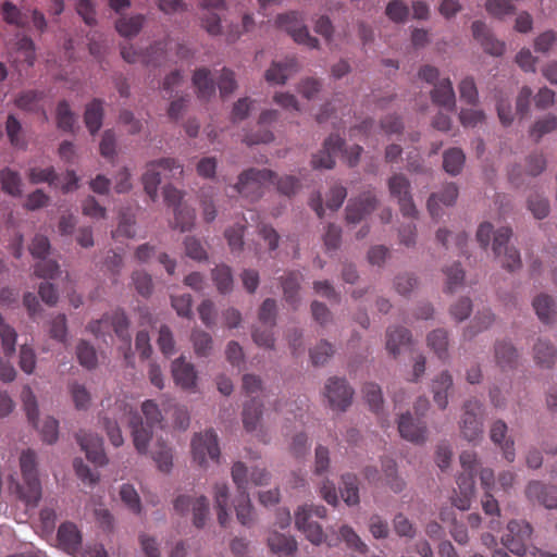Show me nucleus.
<instances>
[{
    "label": "nucleus",
    "instance_id": "f257e3e1",
    "mask_svg": "<svg viewBox=\"0 0 557 557\" xmlns=\"http://www.w3.org/2000/svg\"><path fill=\"white\" fill-rule=\"evenodd\" d=\"M23 483H14V492L27 506L36 507L41 498V484L38 479L36 454L24 450L20 457Z\"/></svg>",
    "mask_w": 557,
    "mask_h": 557
},
{
    "label": "nucleus",
    "instance_id": "f03ea898",
    "mask_svg": "<svg viewBox=\"0 0 557 557\" xmlns=\"http://www.w3.org/2000/svg\"><path fill=\"white\" fill-rule=\"evenodd\" d=\"M344 140L335 134H331L324 141L323 150L312 158V166L314 169H332L335 165V156L344 153L349 166H355L361 156L362 147L359 145L352 146L349 150H344Z\"/></svg>",
    "mask_w": 557,
    "mask_h": 557
},
{
    "label": "nucleus",
    "instance_id": "7ed1b4c3",
    "mask_svg": "<svg viewBox=\"0 0 557 557\" xmlns=\"http://www.w3.org/2000/svg\"><path fill=\"white\" fill-rule=\"evenodd\" d=\"M183 172V165L172 158H163L149 162L143 175L145 191L149 195L151 200H154L158 196V186L161 183L162 173H164L165 177L181 178Z\"/></svg>",
    "mask_w": 557,
    "mask_h": 557
},
{
    "label": "nucleus",
    "instance_id": "20e7f679",
    "mask_svg": "<svg viewBox=\"0 0 557 557\" xmlns=\"http://www.w3.org/2000/svg\"><path fill=\"white\" fill-rule=\"evenodd\" d=\"M275 177L276 174L271 170L250 168L239 174L234 189L242 197L255 202L263 196L265 183L273 182Z\"/></svg>",
    "mask_w": 557,
    "mask_h": 557
},
{
    "label": "nucleus",
    "instance_id": "39448f33",
    "mask_svg": "<svg viewBox=\"0 0 557 557\" xmlns=\"http://www.w3.org/2000/svg\"><path fill=\"white\" fill-rule=\"evenodd\" d=\"M533 529L524 520H511L507 524L506 533L502 536V544L513 555L523 557L531 545Z\"/></svg>",
    "mask_w": 557,
    "mask_h": 557
},
{
    "label": "nucleus",
    "instance_id": "423d86ee",
    "mask_svg": "<svg viewBox=\"0 0 557 557\" xmlns=\"http://www.w3.org/2000/svg\"><path fill=\"white\" fill-rule=\"evenodd\" d=\"M276 24L281 29L287 32L297 44L305 45L311 49L318 48L319 41L309 34L301 13L290 11L280 14L276 17Z\"/></svg>",
    "mask_w": 557,
    "mask_h": 557
},
{
    "label": "nucleus",
    "instance_id": "0eeeda50",
    "mask_svg": "<svg viewBox=\"0 0 557 557\" xmlns=\"http://www.w3.org/2000/svg\"><path fill=\"white\" fill-rule=\"evenodd\" d=\"M460 432L469 442L481 438L483 433V407L478 399L472 398L465 403Z\"/></svg>",
    "mask_w": 557,
    "mask_h": 557
},
{
    "label": "nucleus",
    "instance_id": "6e6552de",
    "mask_svg": "<svg viewBox=\"0 0 557 557\" xmlns=\"http://www.w3.org/2000/svg\"><path fill=\"white\" fill-rule=\"evenodd\" d=\"M120 409H123V413L121 414L120 422H127L132 429L133 443L136 450L139 454H147L148 444L151 438V428L149 425H144L141 417L138 412L133 411L132 408H128L126 404L121 403L119 405Z\"/></svg>",
    "mask_w": 557,
    "mask_h": 557
},
{
    "label": "nucleus",
    "instance_id": "1a4fd4ad",
    "mask_svg": "<svg viewBox=\"0 0 557 557\" xmlns=\"http://www.w3.org/2000/svg\"><path fill=\"white\" fill-rule=\"evenodd\" d=\"M191 453L194 460L199 466H203L208 458L219 461L220 448L215 432L207 430L203 433L196 434L191 440Z\"/></svg>",
    "mask_w": 557,
    "mask_h": 557
},
{
    "label": "nucleus",
    "instance_id": "9d476101",
    "mask_svg": "<svg viewBox=\"0 0 557 557\" xmlns=\"http://www.w3.org/2000/svg\"><path fill=\"white\" fill-rule=\"evenodd\" d=\"M101 324H106V327L112 326V331L116 334V336L129 346V322L124 311L116 310L111 314L106 313L101 319L91 321L87 329L95 336H99L100 334L104 333V331L101 330Z\"/></svg>",
    "mask_w": 557,
    "mask_h": 557
},
{
    "label": "nucleus",
    "instance_id": "9b49d317",
    "mask_svg": "<svg viewBox=\"0 0 557 557\" xmlns=\"http://www.w3.org/2000/svg\"><path fill=\"white\" fill-rule=\"evenodd\" d=\"M295 524L296 528L302 532L306 539L313 545L318 546L323 542H326L329 546L336 545V542L327 540L322 527L318 522L311 520V508L299 507L295 512Z\"/></svg>",
    "mask_w": 557,
    "mask_h": 557
},
{
    "label": "nucleus",
    "instance_id": "f8f14e48",
    "mask_svg": "<svg viewBox=\"0 0 557 557\" xmlns=\"http://www.w3.org/2000/svg\"><path fill=\"white\" fill-rule=\"evenodd\" d=\"M191 508L193 522L197 528H202L209 513V502L206 496L191 497L189 495H180L174 500V509L178 513H186Z\"/></svg>",
    "mask_w": 557,
    "mask_h": 557
},
{
    "label": "nucleus",
    "instance_id": "ddd939ff",
    "mask_svg": "<svg viewBox=\"0 0 557 557\" xmlns=\"http://www.w3.org/2000/svg\"><path fill=\"white\" fill-rule=\"evenodd\" d=\"M388 189L391 195L397 198L403 214L413 218L417 210L410 195V183L406 176L403 174H394L388 180Z\"/></svg>",
    "mask_w": 557,
    "mask_h": 557
},
{
    "label": "nucleus",
    "instance_id": "4468645a",
    "mask_svg": "<svg viewBox=\"0 0 557 557\" xmlns=\"http://www.w3.org/2000/svg\"><path fill=\"white\" fill-rule=\"evenodd\" d=\"M354 391L343 379L331 377L325 385V396L333 409L345 411L351 404Z\"/></svg>",
    "mask_w": 557,
    "mask_h": 557
},
{
    "label": "nucleus",
    "instance_id": "2eb2a0df",
    "mask_svg": "<svg viewBox=\"0 0 557 557\" xmlns=\"http://www.w3.org/2000/svg\"><path fill=\"white\" fill-rule=\"evenodd\" d=\"M76 440L90 462L96 466H103L108 462L103 450L102 438L97 434L82 430L76 434Z\"/></svg>",
    "mask_w": 557,
    "mask_h": 557
},
{
    "label": "nucleus",
    "instance_id": "dca6fc26",
    "mask_svg": "<svg viewBox=\"0 0 557 557\" xmlns=\"http://www.w3.org/2000/svg\"><path fill=\"white\" fill-rule=\"evenodd\" d=\"M398 431L403 438L414 444H423L426 441V424L420 418L414 419L410 412L400 414Z\"/></svg>",
    "mask_w": 557,
    "mask_h": 557
},
{
    "label": "nucleus",
    "instance_id": "f3484780",
    "mask_svg": "<svg viewBox=\"0 0 557 557\" xmlns=\"http://www.w3.org/2000/svg\"><path fill=\"white\" fill-rule=\"evenodd\" d=\"M377 199L371 191L363 193L357 199H352L346 207V220L349 223H358L376 208Z\"/></svg>",
    "mask_w": 557,
    "mask_h": 557
},
{
    "label": "nucleus",
    "instance_id": "a211bd4d",
    "mask_svg": "<svg viewBox=\"0 0 557 557\" xmlns=\"http://www.w3.org/2000/svg\"><path fill=\"white\" fill-rule=\"evenodd\" d=\"M32 256L38 261L35 264L34 272L36 276L44 278H53L59 272L58 263L49 258L51 246H27Z\"/></svg>",
    "mask_w": 557,
    "mask_h": 557
},
{
    "label": "nucleus",
    "instance_id": "6ab92c4d",
    "mask_svg": "<svg viewBox=\"0 0 557 557\" xmlns=\"http://www.w3.org/2000/svg\"><path fill=\"white\" fill-rule=\"evenodd\" d=\"M171 370L177 386L185 391H195L197 372L191 363L186 362L183 357H180L172 362Z\"/></svg>",
    "mask_w": 557,
    "mask_h": 557
},
{
    "label": "nucleus",
    "instance_id": "aec40b11",
    "mask_svg": "<svg viewBox=\"0 0 557 557\" xmlns=\"http://www.w3.org/2000/svg\"><path fill=\"white\" fill-rule=\"evenodd\" d=\"M57 540L61 549L74 556L81 549L83 537L76 524L64 522L58 529Z\"/></svg>",
    "mask_w": 557,
    "mask_h": 557
},
{
    "label": "nucleus",
    "instance_id": "412c9836",
    "mask_svg": "<svg viewBox=\"0 0 557 557\" xmlns=\"http://www.w3.org/2000/svg\"><path fill=\"white\" fill-rule=\"evenodd\" d=\"M525 495L531 502H537L548 509L557 508V488L540 481L528 484Z\"/></svg>",
    "mask_w": 557,
    "mask_h": 557
},
{
    "label": "nucleus",
    "instance_id": "4be33fe9",
    "mask_svg": "<svg viewBox=\"0 0 557 557\" xmlns=\"http://www.w3.org/2000/svg\"><path fill=\"white\" fill-rule=\"evenodd\" d=\"M299 70L298 61L295 57H287L282 62H272L265 72V81L270 84L283 85L287 78Z\"/></svg>",
    "mask_w": 557,
    "mask_h": 557
},
{
    "label": "nucleus",
    "instance_id": "5701e85b",
    "mask_svg": "<svg viewBox=\"0 0 557 557\" xmlns=\"http://www.w3.org/2000/svg\"><path fill=\"white\" fill-rule=\"evenodd\" d=\"M508 426L503 420H496L491 425L490 438L500 447L504 457L508 462H512L516 457L515 442L511 437H507Z\"/></svg>",
    "mask_w": 557,
    "mask_h": 557
},
{
    "label": "nucleus",
    "instance_id": "b1692460",
    "mask_svg": "<svg viewBox=\"0 0 557 557\" xmlns=\"http://www.w3.org/2000/svg\"><path fill=\"white\" fill-rule=\"evenodd\" d=\"M472 34L473 37L481 44L485 52L495 57H499L504 53L505 44L495 39L491 35L485 23L481 21L473 22Z\"/></svg>",
    "mask_w": 557,
    "mask_h": 557
},
{
    "label": "nucleus",
    "instance_id": "393cba45",
    "mask_svg": "<svg viewBox=\"0 0 557 557\" xmlns=\"http://www.w3.org/2000/svg\"><path fill=\"white\" fill-rule=\"evenodd\" d=\"M458 197V188L454 183L446 184L440 193H434L428 199V210L433 218L441 215V203L453 206Z\"/></svg>",
    "mask_w": 557,
    "mask_h": 557
},
{
    "label": "nucleus",
    "instance_id": "a878e982",
    "mask_svg": "<svg viewBox=\"0 0 557 557\" xmlns=\"http://www.w3.org/2000/svg\"><path fill=\"white\" fill-rule=\"evenodd\" d=\"M431 99L434 104L448 111H454L456 108V96L451 81L443 78L437 82L431 90Z\"/></svg>",
    "mask_w": 557,
    "mask_h": 557
},
{
    "label": "nucleus",
    "instance_id": "bb28decb",
    "mask_svg": "<svg viewBox=\"0 0 557 557\" xmlns=\"http://www.w3.org/2000/svg\"><path fill=\"white\" fill-rule=\"evenodd\" d=\"M511 235L512 231L510 227L500 226L499 228L494 230L490 222L481 223L476 231V239L479 244H490L492 239V244H508Z\"/></svg>",
    "mask_w": 557,
    "mask_h": 557
},
{
    "label": "nucleus",
    "instance_id": "cd10ccee",
    "mask_svg": "<svg viewBox=\"0 0 557 557\" xmlns=\"http://www.w3.org/2000/svg\"><path fill=\"white\" fill-rule=\"evenodd\" d=\"M268 546L278 557H290L297 549L298 544L293 536L278 532H272L268 537Z\"/></svg>",
    "mask_w": 557,
    "mask_h": 557
},
{
    "label": "nucleus",
    "instance_id": "c85d7f7f",
    "mask_svg": "<svg viewBox=\"0 0 557 557\" xmlns=\"http://www.w3.org/2000/svg\"><path fill=\"white\" fill-rule=\"evenodd\" d=\"M193 85L196 88L198 98L208 100L215 95L216 84L207 67H199L194 72Z\"/></svg>",
    "mask_w": 557,
    "mask_h": 557
},
{
    "label": "nucleus",
    "instance_id": "c756f323",
    "mask_svg": "<svg viewBox=\"0 0 557 557\" xmlns=\"http://www.w3.org/2000/svg\"><path fill=\"white\" fill-rule=\"evenodd\" d=\"M453 387V377L448 371H443L432 383L435 404L445 409L448 405V391Z\"/></svg>",
    "mask_w": 557,
    "mask_h": 557
},
{
    "label": "nucleus",
    "instance_id": "7c9ffc66",
    "mask_svg": "<svg viewBox=\"0 0 557 557\" xmlns=\"http://www.w3.org/2000/svg\"><path fill=\"white\" fill-rule=\"evenodd\" d=\"M45 98L44 91L39 90H26L21 92L15 98V106L27 112H38L41 111L45 119H47V113L45 109L41 107L40 102Z\"/></svg>",
    "mask_w": 557,
    "mask_h": 557
},
{
    "label": "nucleus",
    "instance_id": "2f4dec72",
    "mask_svg": "<svg viewBox=\"0 0 557 557\" xmlns=\"http://www.w3.org/2000/svg\"><path fill=\"white\" fill-rule=\"evenodd\" d=\"M2 20L11 26L25 29L28 27V15L11 1H4L0 8Z\"/></svg>",
    "mask_w": 557,
    "mask_h": 557
},
{
    "label": "nucleus",
    "instance_id": "473e14b6",
    "mask_svg": "<svg viewBox=\"0 0 557 557\" xmlns=\"http://www.w3.org/2000/svg\"><path fill=\"white\" fill-rule=\"evenodd\" d=\"M492 250L503 268L509 271L520 268V252L517 250L516 246H492Z\"/></svg>",
    "mask_w": 557,
    "mask_h": 557
},
{
    "label": "nucleus",
    "instance_id": "72a5a7b5",
    "mask_svg": "<svg viewBox=\"0 0 557 557\" xmlns=\"http://www.w3.org/2000/svg\"><path fill=\"white\" fill-rule=\"evenodd\" d=\"M518 352L516 348L507 342H498L495 345V359L503 369H513L518 363Z\"/></svg>",
    "mask_w": 557,
    "mask_h": 557
},
{
    "label": "nucleus",
    "instance_id": "f704fd0d",
    "mask_svg": "<svg viewBox=\"0 0 557 557\" xmlns=\"http://www.w3.org/2000/svg\"><path fill=\"white\" fill-rule=\"evenodd\" d=\"M411 341L410 331L405 327L388 329L386 332V349L391 355L396 357L400 352V348Z\"/></svg>",
    "mask_w": 557,
    "mask_h": 557
},
{
    "label": "nucleus",
    "instance_id": "c9c22d12",
    "mask_svg": "<svg viewBox=\"0 0 557 557\" xmlns=\"http://www.w3.org/2000/svg\"><path fill=\"white\" fill-rule=\"evenodd\" d=\"M262 403L256 398L245 404L243 409V423L246 431L253 432L257 430L262 416Z\"/></svg>",
    "mask_w": 557,
    "mask_h": 557
},
{
    "label": "nucleus",
    "instance_id": "e433bc0d",
    "mask_svg": "<svg viewBox=\"0 0 557 557\" xmlns=\"http://www.w3.org/2000/svg\"><path fill=\"white\" fill-rule=\"evenodd\" d=\"M214 503L218 510V520L222 527H226L230 521L228 515V487L225 483H219L214 486Z\"/></svg>",
    "mask_w": 557,
    "mask_h": 557
},
{
    "label": "nucleus",
    "instance_id": "4c0bfd02",
    "mask_svg": "<svg viewBox=\"0 0 557 557\" xmlns=\"http://www.w3.org/2000/svg\"><path fill=\"white\" fill-rule=\"evenodd\" d=\"M428 346L434 351L438 359H448V333L443 329L432 331L428 335Z\"/></svg>",
    "mask_w": 557,
    "mask_h": 557
},
{
    "label": "nucleus",
    "instance_id": "58836bf2",
    "mask_svg": "<svg viewBox=\"0 0 557 557\" xmlns=\"http://www.w3.org/2000/svg\"><path fill=\"white\" fill-rule=\"evenodd\" d=\"M341 496L348 506L359 504L358 478L355 474L346 473L342 475Z\"/></svg>",
    "mask_w": 557,
    "mask_h": 557
},
{
    "label": "nucleus",
    "instance_id": "ea45409f",
    "mask_svg": "<svg viewBox=\"0 0 557 557\" xmlns=\"http://www.w3.org/2000/svg\"><path fill=\"white\" fill-rule=\"evenodd\" d=\"M102 102L99 99H94L89 104H87L84 114L85 124L92 135L100 129L102 125Z\"/></svg>",
    "mask_w": 557,
    "mask_h": 557
},
{
    "label": "nucleus",
    "instance_id": "a19ab883",
    "mask_svg": "<svg viewBox=\"0 0 557 557\" xmlns=\"http://www.w3.org/2000/svg\"><path fill=\"white\" fill-rule=\"evenodd\" d=\"M5 133L11 146L18 149L27 148V141L23 135L22 123L13 114H9L7 117Z\"/></svg>",
    "mask_w": 557,
    "mask_h": 557
},
{
    "label": "nucleus",
    "instance_id": "79ce46f5",
    "mask_svg": "<svg viewBox=\"0 0 557 557\" xmlns=\"http://www.w3.org/2000/svg\"><path fill=\"white\" fill-rule=\"evenodd\" d=\"M144 21L145 16L141 14L121 16L115 23V28L123 37H134L140 32Z\"/></svg>",
    "mask_w": 557,
    "mask_h": 557
},
{
    "label": "nucleus",
    "instance_id": "37998d69",
    "mask_svg": "<svg viewBox=\"0 0 557 557\" xmlns=\"http://www.w3.org/2000/svg\"><path fill=\"white\" fill-rule=\"evenodd\" d=\"M1 188L4 193L18 197L22 194V180L18 172L5 168L0 171Z\"/></svg>",
    "mask_w": 557,
    "mask_h": 557
},
{
    "label": "nucleus",
    "instance_id": "c03bdc74",
    "mask_svg": "<svg viewBox=\"0 0 557 557\" xmlns=\"http://www.w3.org/2000/svg\"><path fill=\"white\" fill-rule=\"evenodd\" d=\"M57 126L63 132H73L76 115L71 110L70 103L66 100H61L57 106L55 112Z\"/></svg>",
    "mask_w": 557,
    "mask_h": 557
},
{
    "label": "nucleus",
    "instance_id": "a18cd8bd",
    "mask_svg": "<svg viewBox=\"0 0 557 557\" xmlns=\"http://www.w3.org/2000/svg\"><path fill=\"white\" fill-rule=\"evenodd\" d=\"M465 153L459 148H450L444 152L443 168L450 175H457L461 172L465 164Z\"/></svg>",
    "mask_w": 557,
    "mask_h": 557
},
{
    "label": "nucleus",
    "instance_id": "49530a36",
    "mask_svg": "<svg viewBox=\"0 0 557 557\" xmlns=\"http://www.w3.org/2000/svg\"><path fill=\"white\" fill-rule=\"evenodd\" d=\"M557 358V351L553 345L547 342L539 341L534 346V359L537 364L544 368H550Z\"/></svg>",
    "mask_w": 557,
    "mask_h": 557
},
{
    "label": "nucleus",
    "instance_id": "de8ad7c7",
    "mask_svg": "<svg viewBox=\"0 0 557 557\" xmlns=\"http://www.w3.org/2000/svg\"><path fill=\"white\" fill-rule=\"evenodd\" d=\"M152 459L162 472H170L173 466L172 449L164 443L158 442L151 453Z\"/></svg>",
    "mask_w": 557,
    "mask_h": 557
},
{
    "label": "nucleus",
    "instance_id": "09e8293b",
    "mask_svg": "<svg viewBox=\"0 0 557 557\" xmlns=\"http://www.w3.org/2000/svg\"><path fill=\"white\" fill-rule=\"evenodd\" d=\"M29 422L40 432L44 442L52 444L58 440L59 422L54 418L47 417L41 422L37 418Z\"/></svg>",
    "mask_w": 557,
    "mask_h": 557
},
{
    "label": "nucleus",
    "instance_id": "8fccbe9b",
    "mask_svg": "<svg viewBox=\"0 0 557 557\" xmlns=\"http://www.w3.org/2000/svg\"><path fill=\"white\" fill-rule=\"evenodd\" d=\"M195 211L187 205H180L174 209V227L181 232L190 231L195 224Z\"/></svg>",
    "mask_w": 557,
    "mask_h": 557
},
{
    "label": "nucleus",
    "instance_id": "3c124183",
    "mask_svg": "<svg viewBox=\"0 0 557 557\" xmlns=\"http://www.w3.org/2000/svg\"><path fill=\"white\" fill-rule=\"evenodd\" d=\"M300 278V273L290 272L282 281L284 297L286 301L292 306H296L298 302V288Z\"/></svg>",
    "mask_w": 557,
    "mask_h": 557
},
{
    "label": "nucleus",
    "instance_id": "603ef678",
    "mask_svg": "<svg viewBox=\"0 0 557 557\" xmlns=\"http://www.w3.org/2000/svg\"><path fill=\"white\" fill-rule=\"evenodd\" d=\"M237 520L246 527H250L253 522V511L248 493H239L237 503L235 504Z\"/></svg>",
    "mask_w": 557,
    "mask_h": 557
},
{
    "label": "nucleus",
    "instance_id": "864d4df0",
    "mask_svg": "<svg viewBox=\"0 0 557 557\" xmlns=\"http://www.w3.org/2000/svg\"><path fill=\"white\" fill-rule=\"evenodd\" d=\"M557 129V116L547 114L543 119L535 121L530 129V136L539 141L544 135Z\"/></svg>",
    "mask_w": 557,
    "mask_h": 557
},
{
    "label": "nucleus",
    "instance_id": "5fc2aeb1",
    "mask_svg": "<svg viewBox=\"0 0 557 557\" xmlns=\"http://www.w3.org/2000/svg\"><path fill=\"white\" fill-rule=\"evenodd\" d=\"M212 278L220 293L226 294L233 289V275L227 265H218L212 271Z\"/></svg>",
    "mask_w": 557,
    "mask_h": 557
},
{
    "label": "nucleus",
    "instance_id": "6e6d98bb",
    "mask_svg": "<svg viewBox=\"0 0 557 557\" xmlns=\"http://www.w3.org/2000/svg\"><path fill=\"white\" fill-rule=\"evenodd\" d=\"M493 321L494 315L490 309L478 312L471 325L465 331V337H473L478 333L486 330L493 323Z\"/></svg>",
    "mask_w": 557,
    "mask_h": 557
},
{
    "label": "nucleus",
    "instance_id": "4d7b16f0",
    "mask_svg": "<svg viewBox=\"0 0 557 557\" xmlns=\"http://www.w3.org/2000/svg\"><path fill=\"white\" fill-rule=\"evenodd\" d=\"M76 355L79 363L83 367L87 369L96 368L98 363L97 354L94 346H91L89 343L86 341H81L76 347Z\"/></svg>",
    "mask_w": 557,
    "mask_h": 557
},
{
    "label": "nucleus",
    "instance_id": "13d9d810",
    "mask_svg": "<svg viewBox=\"0 0 557 557\" xmlns=\"http://www.w3.org/2000/svg\"><path fill=\"white\" fill-rule=\"evenodd\" d=\"M69 388L76 409L86 410L90 405L91 396L85 385L74 382Z\"/></svg>",
    "mask_w": 557,
    "mask_h": 557
},
{
    "label": "nucleus",
    "instance_id": "bf43d9fd",
    "mask_svg": "<svg viewBox=\"0 0 557 557\" xmlns=\"http://www.w3.org/2000/svg\"><path fill=\"white\" fill-rule=\"evenodd\" d=\"M120 497L125 506L134 513L141 510L140 497L137 491L131 484H123L120 488Z\"/></svg>",
    "mask_w": 557,
    "mask_h": 557
},
{
    "label": "nucleus",
    "instance_id": "052dcab7",
    "mask_svg": "<svg viewBox=\"0 0 557 557\" xmlns=\"http://www.w3.org/2000/svg\"><path fill=\"white\" fill-rule=\"evenodd\" d=\"M0 338L5 356H11L15 351L16 332L13 327L5 324L0 314Z\"/></svg>",
    "mask_w": 557,
    "mask_h": 557
},
{
    "label": "nucleus",
    "instance_id": "680f3d73",
    "mask_svg": "<svg viewBox=\"0 0 557 557\" xmlns=\"http://www.w3.org/2000/svg\"><path fill=\"white\" fill-rule=\"evenodd\" d=\"M342 540L349 548H352L361 554L367 553L368 546L361 541L360 536L349 525H342L339 529Z\"/></svg>",
    "mask_w": 557,
    "mask_h": 557
},
{
    "label": "nucleus",
    "instance_id": "e2e57ef3",
    "mask_svg": "<svg viewBox=\"0 0 557 557\" xmlns=\"http://www.w3.org/2000/svg\"><path fill=\"white\" fill-rule=\"evenodd\" d=\"M533 307L539 319L544 323H548L554 312L553 299L548 295H540L533 300Z\"/></svg>",
    "mask_w": 557,
    "mask_h": 557
},
{
    "label": "nucleus",
    "instance_id": "0e129e2a",
    "mask_svg": "<svg viewBox=\"0 0 557 557\" xmlns=\"http://www.w3.org/2000/svg\"><path fill=\"white\" fill-rule=\"evenodd\" d=\"M191 341L197 356H209L212 348V338L208 333L203 331H194L191 334Z\"/></svg>",
    "mask_w": 557,
    "mask_h": 557
},
{
    "label": "nucleus",
    "instance_id": "69168bd1",
    "mask_svg": "<svg viewBox=\"0 0 557 557\" xmlns=\"http://www.w3.org/2000/svg\"><path fill=\"white\" fill-rule=\"evenodd\" d=\"M362 391L371 410L379 412L383 404L381 387L375 383H367Z\"/></svg>",
    "mask_w": 557,
    "mask_h": 557
},
{
    "label": "nucleus",
    "instance_id": "338daca9",
    "mask_svg": "<svg viewBox=\"0 0 557 557\" xmlns=\"http://www.w3.org/2000/svg\"><path fill=\"white\" fill-rule=\"evenodd\" d=\"M57 173L53 166L46 169L30 168L28 171V180L32 184L48 183L53 184L57 180Z\"/></svg>",
    "mask_w": 557,
    "mask_h": 557
},
{
    "label": "nucleus",
    "instance_id": "774afa93",
    "mask_svg": "<svg viewBox=\"0 0 557 557\" xmlns=\"http://www.w3.org/2000/svg\"><path fill=\"white\" fill-rule=\"evenodd\" d=\"M216 85L222 98L231 95L237 87L234 72L230 69L223 67Z\"/></svg>",
    "mask_w": 557,
    "mask_h": 557
}]
</instances>
